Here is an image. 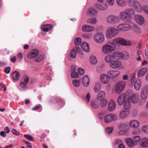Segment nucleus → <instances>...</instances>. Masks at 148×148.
Wrapping results in <instances>:
<instances>
[{
    "label": "nucleus",
    "instance_id": "obj_1",
    "mask_svg": "<svg viewBox=\"0 0 148 148\" xmlns=\"http://www.w3.org/2000/svg\"><path fill=\"white\" fill-rule=\"evenodd\" d=\"M116 48V46L114 42H110L102 47V51L103 53L107 54L114 51Z\"/></svg>",
    "mask_w": 148,
    "mask_h": 148
},
{
    "label": "nucleus",
    "instance_id": "obj_2",
    "mask_svg": "<svg viewBox=\"0 0 148 148\" xmlns=\"http://www.w3.org/2000/svg\"><path fill=\"white\" fill-rule=\"evenodd\" d=\"M118 31L117 29L111 27L108 29L107 32V37L108 38H111L116 36L118 33Z\"/></svg>",
    "mask_w": 148,
    "mask_h": 148
},
{
    "label": "nucleus",
    "instance_id": "obj_3",
    "mask_svg": "<svg viewBox=\"0 0 148 148\" xmlns=\"http://www.w3.org/2000/svg\"><path fill=\"white\" fill-rule=\"evenodd\" d=\"M93 39L96 42L101 43L104 41L105 37L103 33H97L94 35Z\"/></svg>",
    "mask_w": 148,
    "mask_h": 148
},
{
    "label": "nucleus",
    "instance_id": "obj_4",
    "mask_svg": "<svg viewBox=\"0 0 148 148\" xmlns=\"http://www.w3.org/2000/svg\"><path fill=\"white\" fill-rule=\"evenodd\" d=\"M119 18L125 22H130L131 20L130 16H129L126 11L121 12L119 14Z\"/></svg>",
    "mask_w": 148,
    "mask_h": 148
},
{
    "label": "nucleus",
    "instance_id": "obj_5",
    "mask_svg": "<svg viewBox=\"0 0 148 148\" xmlns=\"http://www.w3.org/2000/svg\"><path fill=\"white\" fill-rule=\"evenodd\" d=\"M113 41L114 42L117 44H120L121 45L130 46L131 45V43L128 41H126L125 40L121 37H119L115 38Z\"/></svg>",
    "mask_w": 148,
    "mask_h": 148
},
{
    "label": "nucleus",
    "instance_id": "obj_6",
    "mask_svg": "<svg viewBox=\"0 0 148 148\" xmlns=\"http://www.w3.org/2000/svg\"><path fill=\"white\" fill-rule=\"evenodd\" d=\"M125 86V83L122 82H119L117 83L115 87L114 90L115 92L118 94L122 92Z\"/></svg>",
    "mask_w": 148,
    "mask_h": 148
},
{
    "label": "nucleus",
    "instance_id": "obj_7",
    "mask_svg": "<svg viewBox=\"0 0 148 148\" xmlns=\"http://www.w3.org/2000/svg\"><path fill=\"white\" fill-rule=\"evenodd\" d=\"M117 119V116L113 114H110L106 115L104 118V122L106 123H109L112 121H116Z\"/></svg>",
    "mask_w": 148,
    "mask_h": 148
},
{
    "label": "nucleus",
    "instance_id": "obj_8",
    "mask_svg": "<svg viewBox=\"0 0 148 148\" xmlns=\"http://www.w3.org/2000/svg\"><path fill=\"white\" fill-rule=\"evenodd\" d=\"M110 66L113 69L118 68L119 69H121L123 68V66L121 62L119 60L112 61L110 63Z\"/></svg>",
    "mask_w": 148,
    "mask_h": 148
},
{
    "label": "nucleus",
    "instance_id": "obj_9",
    "mask_svg": "<svg viewBox=\"0 0 148 148\" xmlns=\"http://www.w3.org/2000/svg\"><path fill=\"white\" fill-rule=\"evenodd\" d=\"M130 3L136 11L138 12L141 11L142 7L140 3L139 2L137 1H130Z\"/></svg>",
    "mask_w": 148,
    "mask_h": 148
},
{
    "label": "nucleus",
    "instance_id": "obj_10",
    "mask_svg": "<svg viewBox=\"0 0 148 148\" xmlns=\"http://www.w3.org/2000/svg\"><path fill=\"white\" fill-rule=\"evenodd\" d=\"M120 73L119 71L111 70L107 72V74L110 78L112 79L118 77Z\"/></svg>",
    "mask_w": 148,
    "mask_h": 148
},
{
    "label": "nucleus",
    "instance_id": "obj_11",
    "mask_svg": "<svg viewBox=\"0 0 148 148\" xmlns=\"http://www.w3.org/2000/svg\"><path fill=\"white\" fill-rule=\"evenodd\" d=\"M131 27L129 24L126 23H123L119 25L117 28L120 31H127L130 29Z\"/></svg>",
    "mask_w": 148,
    "mask_h": 148
},
{
    "label": "nucleus",
    "instance_id": "obj_12",
    "mask_svg": "<svg viewBox=\"0 0 148 148\" xmlns=\"http://www.w3.org/2000/svg\"><path fill=\"white\" fill-rule=\"evenodd\" d=\"M107 21L108 23H114L118 22L119 21V18L117 16L111 15L108 16Z\"/></svg>",
    "mask_w": 148,
    "mask_h": 148
},
{
    "label": "nucleus",
    "instance_id": "obj_13",
    "mask_svg": "<svg viewBox=\"0 0 148 148\" xmlns=\"http://www.w3.org/2000/svg\"><path fill=\"white\" fill-rule=\"evenodd\" d=\"M101 82L104 84H108L110 81V78L107 75L103 73L100 76Z\"/></svg>",
    "mask_w": 148,
    "mask_h": 148
},
{
    "label": "nucleus",
    "instance_id": "obj_14",
    "mask_svg": "<svg viewBox=\"0 0 148 148\" xmlns=\"http://www.w3.org/2000/svg\"><path fill=\"white\" fill-rule=\"evenodd\" d=\"M130 113V110L126 109L121 110L120 113V117L121 119H124L127 118Z\"/></svg>",
    "mask_w": 148,
    "mask_h": 148
},
{
    "label": "nucleus",
    "instance_id": "obj_15",
    "mask_svg": "<svg viewBox=\"0 0 148 148\" xmlns=\"http://www.w3.org/2000/svg\"><path fill=\"white\" fill-rule=\"evenodd\" d=\"M29 78L27 76H25L23 78V80L20 83V85L22 88L25 89L26 88L27 84L29 82Z\"/></svg>",
    "mask_w": 148,
    "mask_h": 148
},
{
    "label": "nucleus",
    "instance_id": "obj_16",
    "mask_svg": "<svg viewBox=\"0 0 148 148\" xmlns=\"http://www.w3.org/2000/svg\"><path fill=\"white\" fill-rule=\"evenodd\" d=\"M82 30L83 32H91L94 30V27L90 25H84L82 27Z\"/></svg>",
    "mask_w": 148,
    "mask_h": 148
},
{
    "label": "nucleus",
    "instance_id": "obj_17",
    "mask_svg": "<svg viewBox=\"0 0 148 148\" xmlns=\"http://www.w3.org/2000/svg\"><path fill=\"white\" fill-rule=\"evenodd\" d=\"M134 18L136 22L139 25H142L144 22L143 17L140 15H136Z\"/></svg>",
    "mask_w": 148,
    "mask_h": 148
},
{
    "label": "nucleus",
    "instance_id": "obj_18",
    "mask_svg": "<svg viewBox=\"0 0 148 148\" xmlns=\"http://www.w3.org/2000/svg\"><path fill=\"white\" fill-rule=\"evenodd\" d=\"M116 105L114 101L111 99L110 101L108 106V110L109 111H112L115 108Z\"/></svg>",
    "mask_w": 148,
    "mask_h": 148
},
{
    "label": "nucleus",
    "instance_id": "obj_19",
    "mask_svg": "<svg viewBox=\"0 0 148 148\" xmlns=\"http://www.w3.org/2000/svg\"><path fill=\"white\" fill-rule=\"evenodd\" d=\"M112 53L114 57V59H122L124 56V54L119 51H115Z\"/></svg>",
    "mask_w": 148,
    "mask_h": 148
},
{
    "label": "nucleus",
    "instance_id": "obj_20",
    "mask_svg": "<svg viewBox=\"0 0 148 148\" xmlns=\"http://www.w3.org/2000/svg\"><path fill=\"white\" fill-rule=\"evenodd\" d=\"M127 99L125 96L122 94L119 95L118 97L117 101L119 104L120 105H122Z\"/></svg>",
    "mask_w": 148,
    "mask_h": 148
},
{
    "label": "nucleus",
    "instance_id": "obj_21",
    "mask_svg": "<svg viewBox=\"0 0 148 148\" xmlns=\"http://www.w3.org/2000/svg\"><path fill=\"white\" fill-rule=\"evenodd\" d=\"M125 142L127 145L130 147H132L136 144L133 140L130 138H125Z\"/></svg>",
    "mask_w": 148,
    "mask_h": 148
},
{
    "label": "nucleus",
    "instance_id": "obj_22",
    "mask_svg": "<svg viewBox=\"0 0 148 148\" xmlns=\"http://www.w3.org/2000/svg\"><path fill=\"white\" fill-rule=\"evenodd\" d=\"M96 6L99 10H105L107 9L108 5L106 3H104L101 4H96Z\"/></svg>",
    "mask_w": 148,
    "mask_h": 148
},
{
    "label": "nucleus",
    "instance_id": "obj_23",
    "mask_svg": "<svg viewBox=\"0 0 148 148\" xmlns=\"http://www.w3.org/2000/svg\"><path fill=\"white\" fill-rule=\"evenodd\" d=\"M11 75L14 80L17 81L19 79L21 75L18 72L15 71L11 73Z\"/></svg>",
    "mask_w": 148,
    "mask_h": 148
},
{
    "label": "nucleus",
    "instance_id": "obj_24",
    "mask_svg": "<svg viewBox=\"0 0 148 148\" xmlns=\"http://www.w3.org/2000/svg\"><path fill=\"white\" fill-rule=\"evenodd\" d=\"M82 82L84 86H88L90 83V79L88 76L87 75L84 76L82 78Z\"/></svg>",
    "mask_w": 148,
    "mask_h": 148
},
{
    "label": "nucleus",
    "instance_id": "obj_25",
    "mask_svg": "<svg viewBox=\"0 0 148 148\" xmlns=\"http://www.w3.org/2000/svg\"><path fill=\"white\" fill-rule=\"evenodd\" d=\"M82 49L86 52H89L90 50V47L88 44L86 42H84L81 45Z\"/></svg>",
    "mask_w": 148,
    "mask_h": 148
},
{
    "label": "nucleus",
    "instance_id": "obj_26",
    "mask_svg": "<svg viewBox=\"0 0 148 148\" xmlns=\"http://www.w3.org/2000/svg\"><path fill=\"white\" fill-rule=\"evenodd\" d=\"M148 70L147 68H142L139 70L137 73V76L138 77H141L145 75Z\"/></svg>",
    "mask_w": 148,
    "mask_h": 148
},
{
    "label": "nucleus",
    "instance_id": "obj_27",
    "mask_svg": "<svg viewBox=\"0 0 148 148\" xmlns=\"http://www.w3.org/2000/svg\"><path fill=\"white\" fill-rule=\"evenodd\" d=\"M104 59L106 62L110 63L112 61H114L113 60L114 59L112 53L106 56Z\"/></svg>",
    "mask_w": 148,
    "mask_h": 148
},
{
    "label": "nucleus",
    "instance_id": "obj_28",
    "mask_svg": "<svg viewBox=\"0 0 148 148\" xmlns=\"http://www.w3.org/2000/svg\"><path fill=\"white\" fill-rule=\"evenodd\" d=\"M38 51L37 50H35L28 54L27 58L28 59H31L36 57L38 55Z\"/></svg>",
    "mask_w": 148,
    "mask_h": 148
},
{
    "label": "nucleus",
    "instance_id": "obj_29",
    "mask_svg": "<svg viewBox=\"0 0 148 148\" xmlns=\"http://www.w3.org/2000/svg\"><path fill=\"white\" fill-rule=\"evenodd\" d=\"M52 28V25L50 24L45 25L41 26L42 30L45 32H47L50 31Z\"/></svg>",
    "mask_w": 148,
    "mask_h": 148
},
{
    "label": "nucleus",
    "instance_id": "obj_30",
    "mask_svg": "<svg viewBox=\"0 0 148 148\" xmlns=\"http://www.w3.org/2000/svg\"><path fill=\"white\" fill-rule=\"evenodd\" d=\"M139 125V122L136 120H132L130 122V125L131 127L132 128H136L138 127Z\"/></svg>",
    "mask_w": 148,
    "mask_h": 148
},
{
    "label": "nucleus",
    "instance_id": "obj_31",
    "mask_svg": "<svg viewBox=\"0 0 148 148\" xmlns=\"http://www.w3.org/2000/svg\"><path fill=\"white\" fill-rule=\"evenodd\" d=\"M140 143L142 147H148V140L146 138L141 139L140 142Z\"/></svg>",
    "mask_w": 148,
    "mask_h": 148
},
{
    "label": "nucleus",
    "instance_id": "obj_32",
    "mask_svg": "<svg viewBox=\"0 0 148 148\" xmlns=\"http://www.w3.org/2000/svg\"><path fill=\"white\" fill-rule=\"evenodd\" d=\"M123 94L125 96L127 99L130 100V98L134 95V93L130 90H127L125 93H123Z\"/></svg>",
    "mask_w": 148,
    "mask_h": 148
},
{
    "label": "nucleus",
    "instance_id": "obj_33",
    "mask_svg": "<svg viewBox=\"0 0 148 148\" xmlns=\"http://www.w3.org/2000/svg\"><path fill=\"white\" fill-rule=\"evenodd\" d=\"M105 96V92L103 90H101L98 93L97 96V99L98 100H102L104 99Z\"/></svg>",
    "mask_w": 148,
    "mask_h": 148
},
{
    "label": "nucleus",
    "instance_id": "obj_34",
    "mask_svg": "<svg viewBox=\"0 0 148 148\" xmlns=\"http://www.w3.org/2000/svg\"><path fill=\"white\" fill-rule=\"evenodd\" d=\"M127 126L126 123L123 122H119L118 125V127L119 130L125 129Z\"/></svg>",
    "mask_w": 148,
    "mask_h": 148
},
{
    "label": "nucleus",
    "instance_id": "obj_35",
    "mask_svg": "<svg viewBox=\"0 0 148 148\" xmlns=\"http://www.w3.org/2000/svg\"><path fill=\"white\" fill-rule=\"evenodd\" d=\"M147 90L145 88H143L141 92V97L143 99H146L147 97Z\"/></svg>",
    "mask_w": 148,
    "mask_h": 148
},
{
    "label": "nucleus",
    "instance_id": "obj_36",
    "mask_svg": "<svg viewBox=\"0 0 148 148\" xmlns=\"http://www.w3.org/2000/svg\"><path fill=\"white\" fill-rule=\"evenodd\" d=\"M134 86L135 89L137 90L140 89L141 87V82L139 79L136 80L134 84Z\"/></svg>",
    "mask_w": 148,
    "mask_h": 148
},
{
    "label": "nucleus",
    "instance_id": "obj_37",
    "mask_svg": "<svg viewBox=\"0 0 148 148\" xmlns=\"http://www.w3.org/2000/svg\"><path fill=\"white\" fill-rule=\"evenodd\" d=\"M117 5L119 6L122 7L125 5L127 2V0H116Z\"/></svg>",
    "mask_w": 148,
    "mask_h": 148
},
{
    "label": "nucleus",
    "instance_id": "obj_38",
    "mask_svg": "<svg viewBox=\"0 0 148 148\" xmlns=\"http://www.w3.org/2000/svg\"><path fill=\"white\" fill-rule=\"evenodd\" d=\"M130 101V100L127 99L123 103V107L125 109L129 110V109L131 107Z\"/></svg>",
    "mask_w": 148,
    "mask_h": 148
},
{
    "label": "nucleus",
    "instance_id": "obj_39",
    "mask_svg": "<svg viewBox=\"0 0 148 148\" xmlns=\"http://www.w3.org/2000/svg\"><path fill=\"white\" fill-rule=\"evenodd\" d=\"M138 99V95L134 93V95L130 98L131 101L133 103L136 102Z\"/></svg>",
    "mask_w": 148,
    "mask_h": 148
},
{
    "label": "nucleus",
    "instance_id": "obj_40",
    "mask_svg": "<svg viewBox=\"0 0 148 148\" xmlns=\"http://www.w3.org/2000/svg\"><path fill=\"white\" fill-rule=\"evenodd\" d=\"M101 90V85L99 83H97L94 88V90L95 92H98Z\"/></svg>",
    "mask_w": 148,
    "mask_h": 148
},
{
    "label": "nucleus",
    "instance_id": "obj_41",
    "mask_svg": "<svg viewBox=\"0 0 148 148\" xmlns=\"http://www.w3.org/2000/svg\"><path fill=\"white\" fill-rule=\"evenodd\" d=\"M77 50L75 48L73 49L71 51L70 56L72 58H75L76 56Z\"/></svg>",
    "mask_w": 148,
    "mask_h": 148
},
{
    "label": "nucleus",
    "instance_id": "obj_42",
    "mask_svg": "<svg viewBox=\"0 0 148 148\" xmlns=\"http://www.w3.org/2000/svg\"><path fill=\"white\" fill-rule=\"evenodd\" d=\"M90 61L91 63L92 64H95L97 62V60L95 56L94 55H91L90 58Z\"/></svg>",
    "mask_w": 148,
    "mask_h": 148
},
{
    "label": "nucleus",
    "instance_id": "obj_43",
    "mask_svg": "<svg viewBox=\"0 0 148 148\" xmlns=\"http://www.w3.org/2000/svg\"><path fill=\"white\" fill-rule=\"evenodd\" d=\"M88 12L90 15H92L97 13L98 12L96 10L92 8H90L88 10Z\"/></svg>",
    "mask_w": 148,
    "mask_h": 148
},
{
    "label": "nucleus",
    "instance_id": "obj_44",
    "mask_svg": "<svg viewBox=\"0 0 148 148\" xmlns=\"http://www.w3.org/2000/svg\"><path fill=\"white\" fill-rule=\"evenodd\" d=\"M97 20L95 18H92L88 19L87 22L89 23L94 24L97 22Z\"/></svg>",
    "mask_w": 148,
    "mask_h": 148
},
{
    "label": "nucleus",
    "instance_id": "obj_45",
    "mask_svg": "<svg viewBox=\"0 0 148 148\" xmlns=\"http://www.w3.org/2000/svg\"><path fill=\"white\" fill-rule=\"evenodd\" d=\"M82 39L80 37L76 38L74 40V44L76 45H79L81 43Z\"/></svg>",
    "mask_w": 148,
    "mask_h": 148
},
{
    "label": "nucleus",
    "instance_id": "obj_46",
    "mask_svg": "<svg viewBox=\"0 0 148 148\" xmlns=\"http://www.w3.org/2000/svg\"><path fill=\"white\" fill-rule=\"evenodd\" d=\"M118 134L120 136H127L128 134V133L126 130L123 129L120 130V131L118 132Z\"/></svg>",
    "mask_w": 148,
    "mask_h": 148
},
{
    "label": "nucleus",
    "instance_id": "obj_47",
    "mask_svg": "<svg viewBox=\"0 0 148 148\" xmlns=\"http://www.w3.org/2000/svg\"><path fill=\"white\" fill-rule=\"evenodd\" d=\"M44 55L39 56L37 57L34 59V61L37 62H40L44 57Z\"/></svg>",
    "mask_w": 148,
    "mask_h": 148
},
{
    "label": "nucleus",
    "instance_id": "obj_48",
    "mask_svg": "<svg viewBox=\"0 0 148 148\" xmlns=\"http://www.w3.org/2000/svg\"><path fill=\"white\" fill-rule=\"evenodd\" d=\"M72 83L74 86L76 87H79V86L80 82L79 80L77 79L73 80L72 81Z\"/></svg>",
    "mask_w": 148,
    "mask_h": 148
},
{
    "label": "nucleus",
    "instance_id": "obj_49",
    "mask_svg": "<svg viewBox=\"0 0 148 148\" xmlns=\"http://www.w3.org/2000/svg\"><path fill=\"white\" fill-rule=\"evenodd\" d=\"M129 16H130L131 15H132L134 14V11L133 9L130 8L125 10Z\"/></svg>",
    "mask_w": 148,
    "mask_h": 148
},
{
    "label": "nucleus",
    "instance_id": "obj_50",
    "mask_svg": "<svg viewBox=\"0 0 148 148\" xmlns=\"http://www.w3.org/2000/svg\"><path fill=\"white\" fill-rule=\"evenodd\" d=\"M133 30L136 33H139L140 32V29L138 26L134 24L133 27Z\"/></svg>",
    "mask_w": 148,
    "mask_h": 148
},
{
    "label": "nucleus",
    "instance_id": "obj_51",
    "mask_svg": "<svg viewBox=\"0 0 148 148\" xmlns=\"http://www.w3.org/2000/svg\"><path fill=\"white\" fill-rule=\"evenodd\" d=\"M101 100V101L100 103V105L101 106L103 107H105L107 104V101L104 99Z\"/></svg>",
    "mask_w": 148,
    "mask_h": 148
},
{
    "label": "nucleus",
    "instance_id": "obj_52",
    "mask_svg": "<svg viewBox=\"0 0 148 148\" xmlns=\"http://www.w3.org/2000/svg\"><path fill=\"white\" fill-rule=\"evenodd\" d=\"M79 76L77 72L75 71H72L71 73V77L72 78H76Z\"/></svg>",
    "mask_w": 148,
    "mask_h": 148
},
{
    "label": "nucleus",
    "instance_id": "obj_53",
    "mask_svg": "<svg viewBox=\"0 0 148 148\" xmlns=\"http://www.w3.org/2000/svg\"><path fill=\"white\" fill-rule=\"evenodd\" d=\"M135 75V73H133L130 76V79L132 83L133 82L135 81L136 77Z\"/></svg>",
    "mask_w": 148,
    "mask_h": 148
},
{
    "label": "nucleus",
    "instance_id": "obj_54",
    "mask_svg": "<svg viewBox=\"0 0 148 148\" xmlns=\"http://www.w3.org/2000/svg\"><path fill=\"white\" fill-rule=\"evenodd\" d=\"M113 130L112 127H108L106 129V132L107 134H110L113 131Z\"/></svg>",
    "mask_w": 148,
    "mask_h": 148
},
{
    "label": "nucleus",
    "instance_id": "obj_55",
    "mask_svg": "<svg viewBox=\"0 0 148 148\" xmlns=\"http://www.w3.org/2000/svg\"><path fill=\"white\" fill-rule=\"evenodd\" d=\"M92 107L95 108H97L98 107V105L97 102L95 101H92L91 103Z\"/></svg>",
    "mask_w": 148,
    "mask_h": 148
},
{
    "label": "nucleus",
    "instance_id": "obj_56",
    "mask_svg": "<svg viewBox=\"0 0 148 148\" xmlns=\"http://www.w3.org/2000/svg\"><path fill=\"white\" fill-rule=\"evenodd\" d=\"M24 137L30 141H34V138L33 137L30 136L28 135L25 134L24 135Z\"/></svg>",
    "mask_w": 148,
    "mask_h": 148
},
{
    "label": "nucleus",
    "instance_id": "obj_57",
    "mask_svg": "<svg viewBox=\"0 0 148 148\" xmlns=\"http://www.w3.org/2000/svg\"><path fill=\"white\" fill-rule=\"evenodd\" d=\"M77 71L79 74L80 75H82L84 73V70L80 68H79L77 69Z\"/></svg>",
    "mask_w": 148,
    "mask_h": 148
},
{
    "label": "nucleus",
    "instance_id": "obj_58",
    "mask_svg": "<svg viewBox=\"0 0 148 148\" xmlns=\"http://www.w3.org/2000/svg\"><path fill=\"white\" fill-rule=\"evenodd\" d=\"M56 102L58 103L61 106V107H62V106L63 105V103L62 101H61L59 99H54V102Z\"/></svg>",
    "mask_w": 148,
    "mask_h": 148
},
{
    "label": "nucleus",
    "instance_id": "obj_59",
    "mask_svg": "<svg viewBox=\"0 0 148 148\" xmlns=\"http://www.w3.org/2000/svg\"><path fill=\"white\" fill-rule=\"evenodd\" d=\"M11 70V68L9 66L6 67L4 71V72L6 74H9Z\"/></svg>",
    "mask_w": 148,
    "mask_h": 148
},
{
    "label": "nucleus",
    "instance_id": "obj_60",
    "mask_svg": "<svg viewBox=\"0 0 148 148\" xmlns=\"http://www.w3.org/2000/svg\"><path fill=\"white\" fill-rule=\"evenodd\" d=\"M140 139V137L139 136H136L134 137L133 139L136 142L135 143L139 141Z\"/></svg>",
    "mask_w": 148,
    "mask_h": 148
},
{
    "label": "nucleus",
    "instance_id": "obj_61",
    "mask_svg": "<svg viewBox=\"0 0 148 148\" xmlns=\"http://www.w3.org/2000/svg\"><path fill=\"white\" fill-rule=\"evenodd\" d=\"M143 9L144 11L148 14V6L145 5L143 7Z\"/></svg>",
    "mask_w": 148,
    "mask_h": 148
},
{
    "label": "nucleus",
    "instance_id": "obj_62",
    "mask_svg": "<svg viewBox=\"0 0 148 148\" xmlns=\"http://www.w3.org/2000/svg\"><path fill=\"white\" fill-rule=\"evenodd\" d=\"M142 130L144 132L147 133H148V125L143 127Z\"/></svg>",
    "mask_w": 148,
    "mask_h": 148
},
{
    "label": "nucleus",
    "instance_id": "obj_63",
    "mask_svg": "<svg viewBox=\"0 0 148 148\" xmlns=\"http://www.w3.org/2000/svg\"><path fill=\"white\" fill-rule=\"evenodd\" d=\"M110 6L113 5L114 3V0H106Z\"/></svg>",
    "mask_w": 148,
    "mask_h": 148
},
{
    "label": "nucleus",
    "instance_id": "obj_64",
    "mask_svg": "<svg viewBox=\"0 0 148 148\" xmlns=\"http://www.w3.org/2000/svg\"><path fill=\"white\" fill-rule=\"evenodd\" d=\"M12 132L13 134L16 135H18L19 134V132L14 129L12 130Z\"/></svg>",
    "mask_w": 148,
    "mask_h": 148
}]
</instances>
